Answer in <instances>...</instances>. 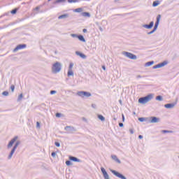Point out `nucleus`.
<instances>
[{"label":"nucleus","instance_id":"nucleus-35","mask_svg":"<svg viewBox=\"0 0 179 179\" xmlns=\"http://www.w3.org/2000/svg\"><path fill=\"white\" fill-rule=\"evenodd\" d=\"M11 92H15V85L10 86Z\"/></svg>","mask_w":179,"mask_h":179},{"label":"nucleus","instance_id":"nucleus-4","mask_svg":"<svg viewBox=\"0 0 179 179\" xmlns=\"http://www.w3.org/2000/svg\"><path fill=\"white\" fill-rule=\"evenodd\" d=\"M19 145H20V141H17L8 156V159H12V156H13V153H15V150L17 149V146H19Z\"/></svg>","mask_w":179,"mask_h":179},{"label":"nucleus","instance_id":"nucleus-23","mask_svg":"<svg viewBox=\"0 0 179 179\" xmlns=\"http://www.w3.org/2000/svg\"><path fill=\"white\" fill-rule=\"evenodd\" d=\"M68 76H73V71L71 69H69V71L67 73Z\"/></svg>","mask_w":179,"mask_h":179},{"label":"nucleus","instance_id":"nucleus-6","mask_svg":"<svg viewBox=\"0 0 179 179\" xmlns=\"http://www.w3.org/2000/svg\"><path fill=\"white\" fill-rule=\"evenodd\" d=\"M111 173H113V174H114V176H116V177H118L119 178L127 179V178H125V176H123L122 174L118 173L116 171L112 170Z\"/></svg>","mask_w":179,"mask_h":179},{"label":"nucleus","instance_id":"nucleus-24","mask_svg":"<svg viewBox=\"0 0 179 179\" xmlns=\"http://www.w3.org/2000/svg\"><path fill=\"white\" fill-rule=\"evenodd\" d=\"M98 118H99V120H101V121H105V120H106V118L103 117V116L101 115H98Z\"/></svg>","mask_w":179,"mask_h":179},{"label":"nucleus","instance_id":"nucleus-51","mask_svg":"<svg viewBox=\"0 0 179 179\" xmlns=\"http://www.w3.org/2000/svg\"><path fill=\"white\" fill-rule=\"evenodd\" d=\"M48 1H51V0H48Z\"/></svg>","mask_w":179,"mask_h":179},{"label":"nucleus","instance_id":"nucleus-37","mask_svg":"<svg viewBox=\"0 0 179 179\" xmlns=\"http://www.w3.org/2000/svg\"><path fill=\"white\" fill-rule=\"evenodd\" d=\"M72 68H73V63H71L69 65V69L72 70Z\"/></svg>","mask_w":179,"mask_h":179},{"label":"nucleus","instance_id":"nucleus-27","mask_svg":"<svg viewBox=\"0 0 179 179\" xmlns=\"http://www.w3.org/2000/svg\"><path fill=\"white\" fill-rule=\"evenodd\" d=\"M150 65H153V62H148L146 63L147 66H150Z\"/></svg>","mask_w":179,"mask_h":179},{"label":"nucleus","instance_id":"nucleus-36","mask_svg":"<svg viewBox=\"0 0 179 179\" xmlns=\"http://www.w3.org/2000/svg\"><path fill=\"white\" fill-rule=\"evenodd\" d=\"M19 100H22L23 99V94H20L18 97Z\"/></svg>","mask_w":179,"mask_h":179},{"label":"nucleus","instance_id":"nucleus-34","mask_svg":"<svg viewBox=\"0 0 179 179\" xmlns=\"http://www.w3.org/2000/svg\"><path fill=\"white\" fill-rule=\"evenodd\" d=\"M55 146H57V148H59V146H61V145L58 142H55Z\"/></svg>","mask_w":179,"mask_h":179},{"label":"nucleus","instance_id":"nucleus-22","mask_svg":"<svg viewBox=\"0 0 179 179\" xmlns=\"http://www.w3.org/2000/svg\"><path fill=\"white\" fill-rule=\"evenodd\" d=\"M158 5H160V1H159L158 0L154 1L153 3H152V6H154V7H156V6H157Z\"/></svg>","mask_w":179,"mask_h":179},{"label":"nucleus","instance_id":"nucleus-7","mask_svg":"<svg viewBox=\"0 0 179 179\" xmlns=\"http://www.w3.org/2000/svg\"><path fill=\"white\" fill-rule=\"evenodd\" d=\"M124 55H126V57H127L128 58H130V59H136V56L132 53L125 52Z\"/></svg>","mask_w":179,"mask_h":179},{"label":"nucleus","instance_id":"nucleus-14","mask_svg":"<svg viewBox=\"0 0 179 179\" xmlns=\"http://www.w3.org/2000/svg\"><path fill=\"white\" fill-rule=\"evenodd\" d=\"M76 54L77 55H79V57H80L81 58H83V59H85V58H86V55H85V54L80 52H76Z\"/></svg>","mask_w":179,"mask_h":179},{"label":"nucleus","instance_id":"nucleus-16","mask_svg":"<svg viewBox=\"0 0 179 179\" xmlns=\"http://www.w3.org/2000/svg\"><path fill=\"white\" fill-rule=\"evenodd\" d=\"M69 160H71L72 162H79L80 160L79 159L75 157H69Z\"/></svg>","mask_w":179,"mask_h":179},{"label":"nucleus","instance_id":"nucleus-46","mask_svg":"<svg viewBox=\"0 0 179 179\" xmlns=\"http://www.w3.org/2000/svg\"><path fill=\"white\" fill-rule=\"evenodd\" d=\"M143 136L142 135H139V136H138V138H139V139H143Z\"/></svg>","mask_w":179,"mask_h":179},{"label":"nucleus","instance_id":"nucleus-43","mask_svg":"<svg viewBox=\"0 0 179 179\" xmlns=\"http://www.w3.org/2000/svg\"><path fill=\"white\" fill-rule=\"evenodd\" d=\"M56 117L59 118V117H61V113H56Z\"/></svg>","mask_w":179,"mask_h":179},{"label":"nucleus","instance_id":"nucleus-13","mask_svg":"<svg viewBox=\"0 0 179 179\" xmlns=\"http://www.w3.org/2000/svg\"><path fill=\"white\" fill-rule=\"evenodd\" d=\"M153 24H155V22H151L150 24L144 25V27H145V29H152V27H153Z\"/></svg>","mask_w":179,"mask_h":179},{"label":"nucleus","instance_id":"nucleus-10","mask_svg":"<svg viewBox=\"0 0 179 179\" xmlns=\"http://www.w3.org/2000/svg\"><path fill=\"white\" fill-rule=\"evenodd\" d=\"M15 141H17V136L14 137L8 144V148H10L11 146H13V143H15Z\"/></svg>","mask_w":179,"mask_h":179},{"label":"nucleus","instance_id":"nucleus-15","mask_svg":"<svg viewBox=\"0 0 179 179\" xmlns=\"http://www.w3.org/2000/svg\"><path fill=\"white\" fill-rule=\"evenodd\" d=\"M77 38H78V40H80V41H83V43H85L86 41V40H85V38L82 35H78L77 36Z\"/></svg>","mask_w":179,"mask_h":179},{"label":"nucleus","instance_id":"nucleus-2","mask_svg":"<svg viewBox=\"0 0 179 179\" xmlns=\"http://www.w3.org/2000/svg\"><path fill=\"white\" fill-rule=\"evenodd\" d=\"M151 99H153V95L149 94L147 96L140 98L138 99V103H140V104H146V103L150 101Z\"/></svg>","mask_w":179,"mask_h":179},{"label":"nucleus","instance_id":"nucleus-1","mask_svg":"<svg viewBox=\"0 0 179 179\" xmlns=\"http://www.w3.org/2000/svg\"><path fill=\"white\" fill-rule=\"evenodd\" d=\"M62 68V66L61 65V63L57 62L56 63L53 64L52 66V71L53 73H58L61 71Z\"/></svg>","mask_w":179,"mask_h":179},{"label":"nucleus","instance_id":"nucleus-44","mask_svg":"<svg viewBox=\"0 0 179 179\" xmlns=\"http://www.w3.org/2000/svg\"><path fill=\"white\" fill-rule=\"evenodd\" d=\"M34 10H40V6H37L34 8Z\"/></svg>","mask_w":179,"mask_h":179},{"label":"nucleus","instance_id":"nucleus-50","mask_svg":"<svg viewBox=\"0 0 179 179\" xmlns=\"http://www.w3.org/2000/svg\"><path fill=\"white\" fill-rule=\"evenodd\" d=\"M122 120H123V121H124V120H125V117L124 116V115H122Z\"/></svg>","mask_w":179,"mask_h":179},{"label":"nucleus","instance_id":"nucleus-38","mask_svg":"<svg viewBox=\"0 0 179 179\" xmlns=\"http://www.w3.org/2000/svg\"><path fill=\"white\" fill-rule=\"evenodd\" d=\"M51 156L52 157H55V156H57V153H55V152H52V154H51Z\"/></svg>","mask_w":179,"mask_h":179},{"label":"nucleus","instance_id":"nucleus-39","mask_svg":"<svg viewBox=\"0 0 179 179\" xmlns=\"http://www.w3.org/2000/svg\"><path fill=\"white\" fill-rule=\"evenodd\" d=\"M71 37H77V38L78 36V35H76L75 34H71Z\"/></svg>","mask_w":179,"mask_h":179},{"label":"nucleus","instance_id":"nucleus-45","mask_svg":"<svg viewBox=\"0 0 179 179\" xmlns=\"http://www.w3.org/2000/svg\"><path fill=\"white\" fill-rule=\"evenodd\" d=\"M36 127L37 128H40V122H36Z\"/></svg>","mask_w":179,"mask_h":179},{"label":"nucleus","instance_id":"nucleus-19","mask_svg":"<svg viewBox=\"0 0 179 179\" xmlns=\"http://www.w3.org/2000/svg\"><path fill=\"white\" fill-rule=\"evenodd\" d=\"M69 16V15H68V14H64V15L59 16L58 19H66V17H68Z\"/></svg>","mask_w":179,"mask_h":179},{"label":"nucleus","instance_id":"nucleus-26","mask_svg":"<svg viewBox=\"0 0 179 179\" xmlns=\"http://www.w3.org/2000/svg\"><path fill=\"white\" fill-rule=\"evenodd\" d=\"M156 100H158L159 101H162V100H163V98L162 97V96H157L156 97Z\"/></svg>","mask_w":179,"mask_h":179},{"label":"nucleus","instance_id":"nucleus-40","mask_svg":"<svg viewBox=\"0 0 179 179\" xmlns=\"http://www.w3.org/2000/svg\"><path fill=\"white\" fill-rule=\"evenodd\" d=\"M57 93L56 91L52 90L50 91V94H55Z\"/></svg>","mask_w":179,"mask_h":179},{"label":"nucleus","instance_id":"nucleus-18","mask_svg":"<svg viewBox=\"0 0 179 179\" xmlns=\"http://www.w3.org/2000/svg\"><path fill=\"white\" fill-rule=\"evenodd\" d=\"M159 122V119L156 117H151V122L153 124L155 122Z\"/></svg>","mask_w":179,"mask_h":179},{"label":"nucleus","instance_id":"nucleus-31","mask_svg":"<svg viewBox=\"0 0 179 179\" xmlns=\"http://www.w3.org/2000/svg\"><path fill=\"white\" fill-rule=\"evenodd\" d=\"M16 12H17V9H14V10H11L12 15H15L16 13Z\"/></svg>","mask_w":179,"mask_h":179},{"label":"nucleus","instance_id":"nucleus-20","mask_svg":"<svg viewBox=\"0 0 179 179\" xmlns=\"http://www.w3.org/2000/svg\"><path fill=\"white\" fill-rule=\"evenodd\" d=\"M82 16L84 17H90V13L84 12L82 13Z\"/></svg>","mask_w":179,"mask_h":179},{"label":"nucleus","instance_id":"nucleus-12","mask_svg":"<svg viewBox=\"0 0 179 179\" xmlns=\"http://www.w3.org/2000/svg\"><path fill=\"white\" fill-rule=\"evenodd\" d=\"M111 158L113 159V160H115L116 163H119V164H121V161L119 160L118 157H117V155H111Z\"/></svg>","mask_w":179,"mask_h":179},{"label":"nucleus","instance_id":"nucleus-47","mask_svg":"<svg viewBox=\"0 0 179 179\" xmlns=\"http://www.w3.org/2000/svg\"><path fill=\"white\" fill-rule=\"evenodd\" d=\"M83 33H87V29H84L83 30Z\"/></svg>","mask_w":179,"mask_h":179},{"label":"nucleus","instance_id":"nucleus-8","mask_svg":"<svg viewBox=\"0 0 179 179\" xmlns=\"http://www.w3.org/2000/svg\"><path fill=\"white\" fill-rule=\"evenodd\" d=\"M101 171L105 179H110L108 173H107V171H106V169L104 168H101Z\"/></svg>","mask_w":179,"mask_h":179},{"label":"nucleus","instance_id":"nucleus-49","mask_svg":"<svg viewBox=\"0 0 179 179\" xmlns=\"http://www.w3.org/2000/svg\"><path fill=\"white\" fill-rule=\"evenodd\" d=\"M102 69H103V71H106V66H102Z\"/></svg>","mask_w":179,"mask_h":179},{"label":"nucleus","instance_id":"nucleus-17","mask_svg":"<svg viewBox=\"0 0 179 179\" xmlns=\"http://www.w3.org/2000/svg\"><path fill=\"white\" fill-rule=\"evenodd\" d=\"M166 108H173L174 107V103H167L164 106Z\"/></svg>","mask_w":179,"mask_h":179},{"label":"nucleus","instance_id":"nucleus-30","mask_svg":"<svg viewBox=\"0 0 179 179\" xmlns=\"http://www.w3.org/2000/svg\"><path fill=\"white\" fill-rule=\"evenodd\" d=\"M61 2H65V0H57V1H55V3H61Z\"/></svg>","mask_w":179,"mask_h":179},{"label":"nucleus","instance_id":"nucleus-5","mask_svg":"<svg viewBox=\"0 0 179 179\" xmlns=\"http://www.w3.org/2000/svg\"><path fill=\"white\" fill-rule=\"evenodd\" d=\"M77 94L78 96H80V97H90L92 96V94H90V92H78L77 93Z\"/></svg>","mask_w":179,"mask_h":179},{"label":"nucleus","instance_id":"nucleus-29","mask_svg":"<svg viewBox=\"0 0 179 179\" xmlns=\"http://www.w3.org/2000/svg\"><path fill=\"white\" fill-rule=\"evenodd\" d=\"M162 132H163V134H170V133H171L172 131H167V130H163Z\"/></svg>","mask_w":179,"mask_h":179},{"label":"nucleus","instance_id":"nucleus-28","mask_svg":"<svg viewBox=\"0 0 179 179\" xmlns=\"http://www.w3.org/2000/svg\"><path fill=\"white\" fill-rule=\"evenodd\" d=\"M2 94H3V96H8L9 92H8V91H4V92H3Z\"/></svg>","mask_w":179,"mask_h":179},{"label":"nucleus","instance_id":"nucleus-9","mask_svg":"<svg viewBox=\"0 0 179 179\" xmlns=\"http://www.w3.org/2000/svg\"><path fill=\"white\" fill-rule=\"evenodd\" d=\"M26 48V45L25 44H22V45H18L14 50V52H16V51H19V50H23Z\"/></svg>","mask_w":179,"mask_h":179},{"label":"nucleus","instance_id":"nucleus-48","mask_svg":"<svg viewBox=\"0 0 179 179\" xmlns=\"http://www.w3.org/2000/svg\"><path fill=\"white\" fill-rule=\"evenodd\" d=\"M119 126L121 127H124V124H122V123H119Z\"/></svg>","mask_w":179,"mask_h":179},{"label":"nucleus","instance_id":"nucleus-21","mask_svg":"<svg viewBox=\"0 0 179 179\" xmlns=\"http://www.w3.org/2000/svg\"><path fill=\"white\" fill-rule=\"evenodd\" d=\"M74 12H76L78 13H80V12H83V8H78L74 10Z\"/></svg>","mask_w":179,"mask_h":179},{"label":"nucleus","instance_id":"nucleus-25","mask_svg":"<svg viewBox=\"0 0 179 179\" xmlns=\"http://www.w3.org/2000/svg\"><path fill=\"white\" fill-rule=\"evenodd\" d=\"M68 2L69 3H75L76 2H79V0H68Z\"/></svg>","mask_w":179,"mask_h":179},{"label":"nucleus","instance_id":"nucleus-42","mask_svg":"<svg viewBox=\"0 0 179 179\" xmlns=\"http://www.w3.org/2000/svg\"><path fill=\"white\" fill-rule=\"evenodd\" d=\"M129 132L132 135L134 134V129H130Z\"/></svg>","mask_w":179,"mask_h":179},{"label":"nucleus","instance_id":"nucleus-41","mask_svg":"<svg viewBox=\"0 0 179 179\" xmlns=\"http://www.w3.org/2000/svg\"><path fill=\"white\" fill-rule=\"evenodd\" d=\"M71 128H72L71 126H67V127H65V130L68 131V129H69Z\"/></svg>","mask_w":179,"mask_h":179},{"label":"nucleus","instance_id":"nucleus-33","mask_svg":"<svg viewBox=\"0 0 179 179\" xmlns=\"http://www.w3.org/2000/svg\"><path fill=\"white\" fill-rule=\"evenodd\" d=\"M138 121H140L141 122H143V121H145V118H143V117H139V118H138Z\"/></svg>","mask_w":179,"mask_h":179},{"label":"nucleus","instance_id":"nucleus-11","mask_svg":"<svg viewBox=\"0 0 179 179\" xmlns=\"http://www.w3.org/2000/svg\"><path fill=\"white\" fill-rule=\"evenodd\" d=\"M164 65H167V62H164L159 64L155 66L154 69H157V68H162V66H164Z\"/></svg>","mask_w":179,"mask_h":179},{"label":"nucleus","instance_id":"nucleus-3","mask_svg":"<svg viewBox=\"0 0 179 179\" xmlns=\"http://www.w3.org/2000/svg\"><path fill=\"white\" fill-rule=\"evenodd\" d=\"M160 19H162V15H158L157 17V22H155V25L154 27V29L149 33V34H152V33H154V31H156L157 30V27L159 26V23L160 22Z\"/></svg>","mask_w":179,"mask_h":179},{"label":"nucleus","instance_id":"nucleus-32","mask_svg":"<svg viewBox=\"0 0 179 179\" xmlns=\"http://www.w3.org/2000/svg\"><path fill=\"white\" fill-rule=\"evenodd\" d=\"M66 166H71L72 164V163L71 162V161H66Z\"/></svg>","mask_w":179,"mask_h":179}]
</instances>
